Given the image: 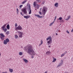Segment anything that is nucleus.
<instances>
[{"label": "nucleus", "mask_w": 73, "mask_h": 73, "mask_svg": "<svg viewBox=\"0 0 73 73\" xmlns=\"http://www.w3.org/2000/svg\"><path fill=\"white\" fill-rule=\"evenodd\" d=\"M25 49L27 51V53L29 54H31L32 56H35V52L33 50L32 47L31 46H27L25 47Z\"/></svg>", "instance_id": "obj_1"}, {"label": "nucleus", "mask_w": 73, "mask_h": 73, "mask_svg": "<svg viewBox=\"0 0 73 73\" xmlns=\"http://www.w3.org/2000/svg\"><path fill=\"white\" fill-rule=\"evenodd\" d=\"M42 15L44 16L46 13V12H47V8L45 7H43L42 9Z\"/></svg>", "instance_id": "obj_2"}, {"label": "nucleus", "mask_w": 73, "mask_h": 73, "mask_svg": "<svg viewBox=\"0 0 73 73\" xmlns=\"http://www.w3.org/2000/svg\"><path fill=\"white\" fill-rule=\"evenodd\" d=\"M27 6L28 9L30 11L29 13V14H31L32 13V10H31V5L29 4V3H27Z\"/></svg>", "instance_id": "obj_3"}, {"label": "nucleus", "mask_w": 73, "mask_h": 73, "mask_svg": "<svg viewBox=\"0 0 73 73\" xmlns=\"http://www.w3.org/2000/svg\"><path fill=\"white\" fill-rule=\"evenodd\" d=\"M22 11H23V12L24 14L25 15H27L28 14L27 11V9L25 7L23 8L22 9Z\"/></svg>", "instance_id": "obj_4"}, {"label": "nucleus", "mask_w": 73, "mask_h": 73, "mask_svg": "<svg viewBox=\"0 0 73 73\" xmlns=\"http://www.w3.org/2000/svg\"><path fill=\"white\" fill-rule=\"evenodd\" d=\"M6 24H5L1 27L2 30H3V31H4L5 32H6V31H7V28H5V29H4L5 28V27H6Z\"/></svg>", "instance_id": "obj_5"}, {"label": "nucleus", "mask_w": 73, "mask_h": 73, "mask_svg": "<svg viewBox=\"0 0 73 73\" xmlns=\"http://www.w3.org/2000/svg\"><path fill=\"white\" fill-rule=\"evenodd\" d=\"M9 42V39L7 38L5 40H4V44L6 45V44H7V42Z\"/></svg>", "instance_id": "obj_6"}, {"label": "nucleus", "mask_w": 73, "mask_h": 73, "mask_svg": "<svg viewBox=\"0 0 73 73\" xmlns=\"http://www.w3.org/2000/svg\"><path fill=\"white\" fill-rule=\"evenodd\" d=\"M18 33H19V37H20L21 38H22L23 37V35H22L23 34V33L20 32L19 31H17Z\"/></svg>", "instance_id": "obj_7"}, {"label": "nucleus", "mask_w": 73, "mask_h": 73, "mask_svg": "<svg viewBox=\"0 0 73 73\" xmlns=\"http://www.w3.org/2000/svg\"><path fill=\"white\" fill-rule=\"evenodd\" d=\"M1 36V37L0 36V38L2 40H4V37H5V36L4 35V34L3 33H1L0 34Z\"/></svg>", "instance_id": "obj_8"}, {"label": "nucleus", "mask_w": 73, "mask_h": 73, "mask_svg": "<svg viewBox=\"0 0 73 73\" xmlns=\"http://www.w3.org/2000/svg\"><path fill=\"white\" fill-rule=\"evenodd\" d=\"M21 29H22V27L20 25L15 28V30H21Z\"/></svg>", "instance_id": "obj_9"}, {"label": "nucleus", "mask_w": 73, "mask_h": 73, "mask_svg": "<svg viewBox=\"0 0 73 73\" xmlns=\"http://www.w3.org/2000/svg\"><path fill=\"white\" fill-rule=\"evenodd\" d=\"M35 16H36L38 18H40L41 19V18H42V16H40V15H37V14H35Z\"/></svg>", "instance_id": "obj_10"}, {"label": "nucleus", "mask_w": 73, "mask_h": 73, "mask_svg": "<svg viewBox=\"0 0 73 73\" xmlns=\"http://www.w3.org/2000/svg\"><path fill=\"white\" fill-rule=\"evenodd\" d=\"M52 37H51V36H48L47 38H46V40L47 41H48V40H52Z\"/></svg>", "instance_id": "obj_11"}, {"label": "nucleus", "mask_w": 73, "mask_h": 73, "mask_svg": "<svg viewBox=\"0 0 73 73\" xmlns=\"http://www.w3.org/2000/svg\"><path fill=\"white\" fill-rule=\"evenodd\" d=\"M52 40H49L47 42V43L48 44V45H49V44H52Z\"/></svg>", "instance_id": "obj_12"}, {"label": "nucleus", "mask_w": 73, "mask_h": 73, "mask_svg": "<svg viewBox=\"0 0 73 73\" xmlns=\"http://www.w3.org/2000/svg\"><path fill=\"white\" fill-rule=\"evenodd\" d=\"M24 17L25 18V19H28V18H29L30 17H31V16H24Z\"/></svg>", "instance_id": "obj_13"}, {"label": "nucleus", "mask_w": 73, "mask_h": 73, "mask_svg": "<svg viewBox=\"0 0 73 73\" xmlns=\"http://www.w3.org/2000/svg\"><path fill=\"white\" fill-rule=\"evenodd\" d=\"M62 62H61L60 64H59V65L58 66H61L62 65V64L63 63V60H62L61 61Z\"/></svg>", "instance_id": "obj_14"}, {"label": "nucleus", "mask_w": 73, "mask_h": 73, "mask_svg": "<svg viewBox=\"0 0 73 73\" xmlns=\"http://www.w3.org/2000/svg\"><path fill=\"white\" fill-rule=\"evenodd\" d=\"M54 5L55 7H56V8H57V7H58V3H56Z\"/></svg>", "instance_id": "obj_15"}, {"label": "nucleus", "mask_w": 73, "mask_h": 73, "mask_svg": "<svg viewBox=\"0 0 73 73\" xmlns=\"http://www.w3.org/2000/svg\"><path fill=\"white\" fill-rule=\"evenodd\" d=\"M23 61L26 63V64H27L28 62V60H27V59H23Z\"/></svg>", "instance_id": "obj_16"}, {"label": "nucleus", "mask_w": 73, "mask_h": 73, "mask_svg": "<svg viewBox=\"0 0 73 73\" xmlns=\"http://www.w3.org/2000/svg\"><path fill=\"white\" fill-rule=\"evenodd\" d=\"M46 54L47 55H50V52L49 51H47L46 52Z\"/></svg>", "instance_id": "obj_17"}, {"label": "nucleus", "mask_w": 73, "mask_h": 73, "mask_svg": "<svg viewBox=\"0 0 73 73\" xmlns=\"http://www.w3.org/2000/svg\"><path fill=\"white\" fill-rule=\"evenodd\" d=\"M6 27L7 28V29H9L10 28L9 25V24H8Z\"/></svg>", "instance_id": "obj_18"}, {"label": "nucleus", "mask_w": 73, "mask_h": 73, "mask_svg": "<svg viewBox=\"0 0 73 73\" xmlns=\"http://www.w3.org/2000/svg\"><path fill=\"white\" fill-rule=\"evenodd\" d=\"M9 70L11 73H12L13 72V69H11L10 68L9 69Z\"/></svg>", "instance_id": "obj_19"}, {"label": "nucleus", "mask_w": 73, "mask_h": 73, "mask_svg": "<svg viewBox=\"0 0 73 73\" xmlns=\"http://www.w3.org/2000/svg\"><path fill=\"white\" fill-rule=\"evenodd\" d=\"M41 44H40L39 45V46H40V45H41L42 44V43H43V41H42V40H41L40 41Z\"/></svg>", "instance_id": "obj_20"}, {"label": "nucleus", "mask_w": 73, "mask_h": 73, "mask_svg": "<svg viewBox=\"0 0 73 73\" xmlns=\"http://www.w3.org/2000/svg\"><path fill=\"white\" fill-rule=\"evenodd\" d=\"M27 1V0H25L24 1H23V2L22 3V4H24L25 3H26Z\"/></svg>", "instance_id": "obj_21"}, {"label": "nucleus", "mask_w": 73, "mask_h": 73, "mask_svg": "<svg viewBox=\"0 0 73 73\" xmlns=\"http://www.w3.org/2000/svg\"><path fill=\"white\" fill-rule=\"evenodd\" d=\"M36 3H37V2H34V6H35H35H36V5H37Z\"/></svg>", "instance_id": "obj_22"}, {"label": "nucleus", "mask_w": 73, "mask_h": 73, "mask_svg": "<svg viewBox=\"0 0 73 73\" xmlns=\"http://www.w3.org/2000/svg\"><path fill=\"white\" fill-rule=\"evenodd\" d=\"M70 19V16H69L67 18V19H66V20L68 21Z\"/></svg>", "instance_id": "obj_23"}, {"label": "nucleus", "mask_w": 73, "mask_h": 73, "mask_svg": "<svg viewBox=\"0 0 73 73\" xmlns=\"http://www.w3.org/2000/svg\"><path fill=\"white\" fill-rule=\"evenodd\" d=\"M15 38H18V36L17 35H15Z\"/></svg>", "instance_id": "obj_24"}, {"label": "nucleus", "mask_w": 73, "mask_h": 73, "mask_svg": "<svg viewBox=\"0 0 73 73\" xmlns=\"http://www.w3.org/2000/svg\"><path fill=\"white\" fill-rule=\"evenodd\" d=\"M56 61V58H54L53 59V60L52 61V62H55Z\"/></svg>", "instance_id": "obj_25"}, {"label": "nucleus", "mask_w": 73, "mask_h": 73, "mask_svg": "<svg viewBox=\"0 0 73 73\" xmlns=\"http://www.w3.org/2000/svg\"><path fill=\"white\" fill-rule=\"evenodd\" d=\"M62 17H60L58 19V20H62Z\"/></svg>", "instance_id": "obj_26"}, {"label": "nucleus", "mask_w": 73, "mask_h": 73, "mask_svg": "<svg viewBox=\"0 0 73 73\" xmlns=\"http://www.w3.org/2000/svg\"><path fill=\"white\" fill-rule=\"evenodd\" d=\"M19 54L20 55V56H21L22 54H23L22 53V52H20L19 53Z\"/></svg>", "instance_id": "obj_27"}, {"label": "nucleus", "mask_w": 73, "mask_h": 73, "mask_svg": "<svg viewBox=\"0 0 73 73\" xmlns=\"http://www.w3.org/2000/svg\"><path fill=\"white\" fill-rule=\"evenodd\" d=\"M6 35H8L9 34V31H7L6 33Z\"/></svg>", "instance_id": "obj_28"}, {"label": "nucleus", "mask_w": 73, "mask_h": 73, "mask_svg": "<svg viewBox=\"0 0 73 73\" xmlns=\"http://www.w3.org/2000/svg\"><path fill=\"white\" fill-rule=\"evenodd\" d=\"M36 8L37 9H38V8H39V5H36Z\"/></svg>", "instance_id": "obj_29"}, {"label": "nucleus", "mask_w": 73, "mask_h": 73, "mask_svg": "<svg viewBox=\"0 0 73 73\" xmlns=\"http://www.w3.org/2000/svg\"><path fill=\"white\" fill-rule=\"evenodd\" d=\"M38 13H39L40 15H42V13L41 12V11H39Z\"/></svg>", "instance_id": "obj_30"}, {"label": "nucleus", "mask_w": 73, "mask_h": 73, "mask_svg": "<svg viewBox=\"0 0 73 73\" xmlns=\"http://www.w3.org/2000/svg\"><path fill=\"white\" fill-rule=\"evenodd\" d=\"M66 32L68 34H69V31L68 30H67L66 31Z\"/></svg>", "instance_id": "obj_31"}, {"label": "nucleus", "mask_w": 73, "mask_h": 73, "mask_svg": "<svg viewBox=\"0 0 73 73\" xmlns=\"http://www.w3.org/2000/svg\"><path fill=\"white\" fill-rule=\"evenodd\" d=\"M37 1V3H41V1L39 0Z\"/></svg>", "instance_id": "obj_32"}, {"label": "nucleus", "mask_w": 73, "mask_h": 73, "mask_svg": "<svg viewBox=\"0 0 73 73\" xmlns=\"http://www.w3.org/2000/svg\"><path fill=\"white\" fill-rule=\"evenodd\" d=\"M67 53V51H66L63 54H64V55H65V54H66V53Z\"/></svg>", "instance_id": "obj_33"}, {"label": "nucleus", "mask_w": 73, "mask_h": 73, "mask_svg": "<svg viewBox=\"0 0 73 73\" xmlns=\"http://www.w3.org/2000/svg\"><path fill=\"white\" fill-rule=\"evenodd\" d=\"M64 54H62L61 56V57H63V56H64Z\"/></svg>", "instance_id": "obj_34"}, {"label": "nucleus", "mask_w": 73, "mask_h": 73, "mask_svg": "<svg viewBox=\"0 0 73 73\" xmlns=\"http://www.w3.org/2000/svg\"><path fill=\"white\" fill-rule=\"evenodd\" d=\"M21 15L22 16H24V15L23 14V13H22V12H21Z\"/></svg>", "instance_id": "obj_35"}, {"label": "nucleus", "mask_w": 73, "mask_h": 73, "mask_svg": "<svg viewBox=\"0 0 73 73\" xmlns=\"http://www.w3.org/2000/svg\"><path fill=\"white\" fill-rule=\"evenodd\" d=\"M56 18H57V17L56 16H55V18L54 19V21H56Z\"/></svg>", "instance_id": "obj_36"}, {"label": "nucleus", "mask_w": 73, "mask_h": 73, "mask_svg": "<svg viewBox=\"0 0 73 73\" xmlns=\"http://www.w3.org/2000/svg\"><path fill=\"white\" fill-rule=\"evenodd\" d=\"M15 26L16 27H17V23H15Z\"/></svg>", "instance_id": "obj_37"}, {"label": "nucleus", "mask_w": 73, "mask_h": 73, "mask_svg": "<svg viewBox=\"0 0 73 73\" xmlns=\"http://www.w3.org/2000/svg\"><path fill=\"white\" fill-rule=\"evenodd\" d=\"M44 3H45V2H44V1H43V2L42 3V4H44Z\"/></svg>", "instance_id": "obj_38"}, {"label": "nucleus", "mask_w": 73, "mask_h": 73, "mask_svg": "<svg viewBox=\"0 0 73 73\" xmlns=\"http://www.w3.org/2000/svg\"><path fill=\"white\" fill-rule=\"evenodd\" d=\"M23 5H20L19 7L20 8H21V7H23Z\"/></svg>", "instance_id": "obj_39"}, {"label": "nucleus", "mask_w": 73, "mask_h": 73, "mask_svg": "<svg viewBox=\"0 0 73 73\" xmlns=\"http://www.w3.org/2000/svg\"><path fill=\"white\" fill-rule=\"evenodd\" d=\"M53 25L52 23H51L49 25V26H51V25Z\"/></svg>", "instance_id": "obj_40"}, {"label": "nucleus", "mask_w": 73, "mask_h": 73, "mask_svg": "<svg viewBox=\"0 0 73 73\" xmlns=\"http://www.w3.org/2000/svg\"><path fill=\"white\" fill-rule=\"evenodd\" d=\"M17 12H19V9L18 8L17 9Z\"/></svg>", "instance_id": "obj_41"}, {"label": "nucleus", "mask_w": 73, "mask_h": 73, "mask_svg": "<svg viewBox=\"0 0 73 73\" xmlns=\"http://www.w3.org/2000/svg\"><path fill=\"white\" fill-rule=\"evenodd\" d=\"M2 73H7V72H2Z\"/></svg>", "instance_id": "obj_42"}, {"label": "nucleus", "mask_w": 73, "mask_h": 73, "mask_svg": "<svg viewBox=\"0 0 73 73\" xmlns=\"http://www.w3.org/2000/svg\"><path fill=\"white\" fill-rule=\"evenodd\" d=\"M17 15H19V12H17Z\"/></svg>", "instance_id": "obj_43"}, {"label": "nucleus", "mask_w": 73, "mask_h": 73, "mask_svg": "<svg viewBox=\"0 0 73 73\" xmlns=\"http://www.w3.org/2000/svg\"><path fill=\"white\" fill-rule=\"evenodd\" d=\"M71 32H73V29H72V30L71 31Z\"/></svg>", "instance_id": "obj_44"}, {"label": "nucleus", "mask_w": 73, "mask_h": 73, "mask_svg": "<svg viewBox=\"0 0 73 73\" xmlns=\"http://www.w3.org/2000/svg\"><path fill=\"white\" fill-rule=\"evenodd\" d=\"M71 60H72V61H73V58H72Z\"/></svg>", "instance_id": "obj_45"}, {"label": "nucleus", "mask_w": 73, "mask_h": 73, "mask_svg": "<svg viewBox=\"0 0 73 73\" xmlns=\"http://www.w3.org/2000/svg\"><path fill=\"white\" fill-rule=\"evenodd\" d=\"M61 22H62V23L64 22V21H63V20H62V21H61Z\"/></svg>", "instance_id": "obj_46"}, {"label": "nucleus", "mask_w": 73, "mask_h": 73, "mask_svg": "<svg viewBox=\"0 0 73 73\" xmlns=\"http://www.w3.org/2000/svg\"><path fill=\"white\" fill-rule=\"evenodd\" d=\"M54 23V21H53L52 23V24H53V23Z\"/></svg>", "instance_id": "obj_47"}, {"label": "nucleus", "mask_w": 73, "mask_h": 73, "mask_svg": "<svg viewBox=\"0 0 73 73\" xmlns=\"http://www.w3.org/2000/svg\"><path fill=\"white\" fill-rule=\"evenodd\" d=\"M34 57H33V56H32V57H31V58H33Z\"/></svg>", "instance_id": "obj_48"}, {"label": "nucleus", "mask_w": 73, "mask_h": 73, "mask_svg": "<svg viewBox=\"0 0 73 73\" xmlns=\"http://www.w3.org/2000/svg\"><path fill=\"white\" fill-rule=\"evenodd\" d=\"M41 9H42V8H40V11H41Z\"/></svg>", "instance_id": "obj_49"}, {"label": "nucleus", "mask_w": 73, "mask_h": 73, "mask_svg": "<svg viewBox=\"0 0 73 73\" xmlns=\"http://www.w3.org/2000/svg\"><path fill=\"white\" fill-rule=\"evenodd\" d=\"M58 32H61V31H60V30H58Z\"/></svg>", "instance_id": "obj_50"}, {"label": "nucleus", "mask_w": 73, "mask_h": 73, "mask_svg": "<svg viewBox=\"0 0 73 73\" xmlns=\"http://www.w3.org/2000/svg\"><path fill=\"white\" fill-rule=\"evenodd\" d=\"M50 46H48V47L50 48Z\"/></svg>", "instance_id": "obj_51"}, {"label": "nucleus", "mask_w": 73, "mask_h": 73, "mask_svg": "<svg viewBox=\"0 0 73 73\" xmlns=\"http://www.w3.org/2000/svg\"><path fill=\"white\" fill-rule=\"evenodd\" d=\"M22 73H25L24 72H22Z\"/></svg>", "instance_id": "obj_52"}, {"label": "nucleus", "mask_w": 73, "mask_h": 73, "mask_svg": "<svg viewBox=\"0 0 73 73\" xmlns=\"http://www.w3.org/2000/svg\"><path fill=\"white\" fill-rule=\"evenodd\" d=\"M56 35H58V34L57 33H56Z\"/></svg>", "instance_id": "obj_53"}, {"label": "nucleus", "mask_w": 73, "mask_h": 73, "mask_svg": "<svg viewBox=\"0 0 73 73\" xmlns=\"http://www.w3.org/2000/svg\"><path fill=\"white\" fill-rule=\"evenodd\" d=\"M0 56H1V53H0Z\"/></svg>", "instance_id": "obj_54"}, {"label": "nucleus", "mask_w": 73, "mask_h": 73, "mask_svg": "<svg viewBox=\"0 0 73 73\" xmlns=\"http://www.w3.org/2000/svg\"><path fill=\"white\" fill-rule=\"evenodd\" d=\"M35 10H36V9H35Z\"/></svg>", "instance_id": "obj_55"}, {"label": "nucleus", "mask_w": 73, "mask_h": 73, "mask_svg": "<svg viewBox=\"0 0 73 73\" xmlns=\"http://www.w3.org/2000/svg\"><path fill=\"white\" fill-rule=\"evenodd\" d=\"M66 73H68V72H66Z\"/></svg>", "instance_id": "obj_56"}]
</instances>
